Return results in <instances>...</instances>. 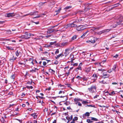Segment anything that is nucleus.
<instances>
[{
    "label": "nucleus",
    "mask_w": 123,
    "mask_h": 123,
    "mask_svg": "<svg viewBox=\"0 0 123 123\" xmlns=\"http://www.w3.org/2000/svg\"><path fill=\"white\" fill-rule=\"evenodd\" d=\"M11 78L12 79H14L15 78V76L14 75H12L11 76Z\"/></svg>",
    "instance_id": "a18cd8bd"
},
{
    "label": "nucleus",
    "mask_w": 123,
    "mask_h": 123,
    "mask_svg": "<svg viewBox=\"0 0 123 123\" xmlns=\"http://www.w3.org/2000/svg\"><path fill=\"white\" fill-rule=\"evenodd\" d=\"M5 23L4 21H0V24H3Z\"/></svg>",
    "instance_id": "13d9d810"
},
{
    "label": "nucleus",
    "mask_w": 123,
    "mask_h": 123,
    "mask_svg": "<svg viewBox=\"0 0 123 123\" xmlns=\"http://www.w3.org/2000/svg\"><path fill=\"white\" fill-rule=\"evenodd\" d=\"M74 100L76 102H77V101L79 100L77 98H76L74 99Z\"/></svg>",
    "instance_id": "5fc2aeb1"
},
{
    "label": "nucleus",
    "mask_w": 123,
    "mask_h": 123,
    "mask_svg": "<svg viewBox=\"0 0 123 123\" xmlns=\"http://www.w3.org/2000/svg\"><path fill=\"white\" fill-rule=\"evenodd\" d=\"M75 121L74 119H73V120L70 123H75L74 122Z\"/></svg>",
    "instance_id": "052dcab7"
},
{
    "label": "nucleus",
    "mask_w": 123,
    "mask_h": 123,
    "mask_svg": "<svg viewBox=\"0 0 123 123\" xmlns=\"http://www.w3.org/2000/svg\"><path fill=\"white\" fill-rule=\"evenodd\" d=\"M38 12H33L31 13L30 14L31 15H36L37 13Z\"/></svg>",
    "instance_id": "6ab92c4d"
},
{
    "label": "nucleus",
    "mask_w": 123,
    "mask_h": 123,
    "mask_svg": "<svg viewBox=\"0 0 123 123\" xmlns=\"http://www.w3.org/2000/svg\"><path fill=\"white\" fill-rule=\"evenodd\" d=\"M26 87L29 89H32L33 88V87L32 86H26Z\"/></svg>",
    "instance_id": "72a5a7b5"
},
{
    "label": "nucleus",
    "mask_w": 123,
    "mask_h": 123,
    "mask_svg": "<svg viewBox=\"0 0 123 123\" xmlns=\"http://www.w3.org/2000/svg\"><path fill=\"white\" fill-rule=\"evenodd\" d=\"M99 96L98 95H96V96H94L93 98H97Z\"/></svg>",
    "instance_id": "3c124183"
},
{
    "label": "nucleus",
    "mask_w": 123,
    "mask_h": 123,
    "mask_svg": "<svg viewBox=\"0 0 123 123\" xmlns=\"http://www.w3.org/2000/svg\"><path fill=\"white\" fill-rule=\"evenodd\" d=\"M46 2H40L39 3V6H41L42 5H43L44 3H45Z\"/></svg>",
    "instance_id": "f704fd0d"
},
{
    "label": "nucleus",
    "mask_w": 123,
    "mask_h": 123,
    "mask_svg": "<svg viewBox=\"0 0 123 123\" xmlns=\"http://www.w3.org/2000/svg\"><path fill=\"white\" fill-rule=\"evenodd\" d=\"M52 35H48V36H46L45 37H46V38H48V37H50V36Z\"/></svg>",
    "instance_id": "680f3d73"
},
{
    "label": "nucleus",
    "mask_w": 123,
    "mask_h": 123,
    "mask_svg": "<svg viewBox=\"0 0 123 123\" xmlns=\"http://www.w3.org/2000/svg\"><path fill=\"white\" fill-rule=\"evenodd\" d=\"M115 94V93L114 91L110 93L109 94V95H112V94Z\"/></svg>",
    "instance_id": "49530a36"
},
{
    "label": "nucleus",
    "mask_w": 123,
    "mask_h": 123,
    "mask_svg": "<svg viewBox=\"0 0 123 123\" xmlns=\"http://www.w3.org/2000/svg\"><path fill=\"white\" fill-rule=\"evenodd\" d=\"M46 62H43V65L44 66H45L46 65Z\"/></svg>",
    "instance_id": "e2e57ef3"
},
{
    "label": "nucleus",
    "mask_w": 123,
    "mask_h": 123,
    "mask_svg": "<svg viewBox=\"0 0 123 123\" xmlns=\"http://www.w3.org/2000/svg\"><path fill=\"white\" fill-rule=\"evenodd\" d=\"M99 82L102 84H107L108 83L107 82H106V81L104 80H103L102 81H100Z\"/></svg>",
    "instance_id": "aec40b11"
},
{
    "label": "nucleus",
    "mask_w": 123,
    "mask_h": 123,
    "mask_svg": "<svg viewBox=\"0 0 123 123\" xmlns=\"http://www.w3.org/2000/svg\"><path fill=\"white\" fill-rule=\"evenodd\" d=\"M71 50V48H69L65 49V51L67 52V51H70Z\"/></svg>",
    "instance_id": "79ce46f5"
},
{
    "label": "nucleus",
    "mask_w": 123,
    "mask_h": 123,
    "mask_svg": "<svg viewBox=\"0 0 123 123\" xmlns=\"http://www.w3.org/2000/svg\"><path fill=\"white\" fill-rule=\"evenodd\" d=\"M31 116L33 117L34 119H35L37 117V113H34L31 114L30 115Z\"/></svg>",
    "instance_id": "ddd939ff"
},
{
    "label": "nucleus",
    "mask_w": 123,
    "mask_h": 123,
    "mask_svg": "<svg viewBox=\"0 0 123 123\" xmlns=\"http://www.w3.org/2000/svg\"><path fill=\"white\" fill-rule=\"evenodd\" d=\"M38 70V69H37L36 68H35V69H32L31 70H30V72H36V70Z\"/></svg>",
    "instance_id": "393cba45"
},
{
    "label": "nucleus",
    "mask_w": 123,
    "mask_h": 123,
    "mask_svg": "<svg viewBox=\"0 0 123 123\" xmlns=\"http://www.w3.org/2000/svg\"><path fill=\"white\" fill-rule=\"evenodd\" d=\"M48 31H47V33L48 34H50L54 31L53 30H52V28L48 29Z\"/></svg>",
    "instance_id": "4468645a"
},
{
    "label": "nucleus",
    "mask_w": 123,
    "mask_h": 123,
    "mask_svg": "<svg viewBox=\"0 0 123 123\" xmlns=\"http://www.w3.org/2000/svg\"><path fill=\"white\" fill-rule=\"evenodd\" d=\"M82 63H80L79 65L78 66V67L77 68H78L79 70H82L81 69V67L82 66Z\"/></svg>",
    "instance_id": "dca6fc26"
},
{
    "label": "nucleus",
    "mask_w": 123,
    "mask_h": 123,
    "mask_svg": "<svg viewBox=\"0 0 123 123\" xmlns=\"http://www.w3.org/2000/svg\"><path fill=\"white\" fill-rule=\"evenodd\" d=\"M50 70L51 71V72H52L53 73H55V71L52 69H51Z\"/></svg>",
    "instance_id": "338daca9"
},
{
    "label": "nucleus",
    "mask_w": 123,
    "mask_h": 123,
    "mask_svg": "<svg viewBox=\"0 0 123 123\" xmlns=\"http://www.w3.org/2000/svg\"><path fill=\"white\" fill-rule=\"evenodd\" d=\"M66 118L67 120H68V122L70 121L71 119H70V117H66Z\"/></svg>",
    "instance_id": "c756f323"
},
{
    "label": "nucleus",
    "mask_w": 123,
    "mask_h": 123,
    "mask_svg": "<svg viewBox=\"0 0 123 123\" xmlns=\"http://www.w3.org/2000/svg\"><path fill=\"white\" fill-rule=\"evenodd\" d=\"M100 28V27H97V28H94V30H96V29L99 30Z\"/></svg>",
    "instance_id": "6e6d98bb"
},
{
    "label": "nucleus",
    "mask_w": 123,
    "mask_h": 123,
    "mask_svg": "<svg viewBox=\"0 0 123 123\" xmlns=\"http://www.w3.org/2000/svg\"><path fill=\"white\" fill-rule=\"evenodd\" d=\"M77 38V36L76 35L73 36L71 38V40H73L76 39Z\"/></svg>",
    "instance_id": "4be33fe9"
},
{
    "label": "nucleus",
    "mask_w": 123,
    "mask_h": 123,
    "mask_svg": "<svg viewBox=\"0 0 123 123\" xmlns=\"http://www.w3.org/2000/svg\"><path fill=\"white\" fill-rule=\"evenodd\" d=\"M87 106L88 107H95V105H87Z\"/></svg>",
    "instance_id": "ea45409f"
},
{
    "label": "nucleus",
    "mask_w": 123,
    "mask_h": 123,
    "mask_svg": "<svg viewBox=\"0 0 123 123\" xmlns=\"http://www.w3.org/2000/svg\"><path fill=\"white\" fill-rule=\"evenodd\" d=\"M8 94L10 95H12L13 94V93L12 92H10Z\"/></svg>",
    "instance_id": "774afa93"
},
{
    "label": "nucleus",
    "mask_w": 123,
    "mask_h": 123,
    "mask_svg": "<svg viewBox=\"0 0 123 123\" xmlns=\"http://www.w3.org/2000/svg\"><path fill=\"white\" fill-rule=\"evenodd\" d=\"M1 121L3 123H4L5 122H6L5 119L3 117H2V118L1 119Z\"/></svg>",
    "instance_id": "2f4dec72"
},
{
    "label": "nucleus",
    "mask_w": 123,
    "mask_h": 123,
    "mask_svg": "<svg viewBox=\"0 0 123 123\" xmlns=\"http://www.w3.org/2000/svg\"><path fill=\"white\" fill-rule=\"evenodd\" d=\"M25 34L20 37V38L23 39H28L30 38V33L26 32Z\"/></svg>",
    "instance_id": "f03ea898"
},
{
    "label": "nucleus",
    "mask_w": 123,
    "mask_h": 123,
    "mask_svg": "<svg viewBox=\"0 0 123 123\" xmlns=\"http://www.w3.org/2000/svg\"><path fill=\"white\" fill-rule=\"evenodd\" d=\"M119 5V3H118L117 4H115L113 6H114L113 7H116L118 6Z\"/></svg>",
    "instance_id": "37998d69"
},
{
    "label": "nucleus",
    "mask_w": 123,
    "mask_h": 123,
    "mask_svg": "<svg viewBox=\"0 0 123 123\" xmlns=\"http://www.w3.org/2000/svg\"><path fill=\"white\" fill-rule=\"evenodd\" d=\"M76 104H78L79 106H81L82 105L80 103V102H76Z\"/></svg>",
    "instance_id": "c85d7f7f"
},
{
    "label": "nucleus",
    "mask_w": 123,
    "mask_h": 123,
    "mask_svg": "<svg viewBox=\"0 0 123 123\" xmlns=\"http://www.w3.org/2000/svg\"><path fill=\"white\" fill-rule=\"evenodd\" d=\"M78 119V117H74V118L73 119H74L75 121L77 120Z\"/></svg>",
    "instance_id": "603ef678"
},
{
    "label": "nucleus",
    "mask_w": 123,
    "mask_h": 123,
    "mask_svg": "<svg viewBox=\"0 0 123 123\" xmlns=\"http://www.w3.org/2000/svg\"><path fill=\"white\" fill-rule=\"evenodd\" d=\"M16 14L15 13H6V16L8 17H12L14 16Z\"/></svg>",
    "instance_id": "39448f33"
},
{
    "label": "nucleus",
    "mask_w": 123,
    "mask_h": 123,
    "mask_svg": "<svg viewBox=\"0 0 123 123\" xmlns=\"http://www.w3.org/2000/svg\"><path fill=\"white\" fill-rule=\"evenodd\" d=\"M118 56V55L117 54L116 55H115L114 56V57H115V58H117V57Z\"/></svg>",
    "instance_id": "0e129e2a"
},
{
    "label": "nucleus",
    "mask_w": 123,
    "mask_h": 123,
    "mask_svg": "<svg viewBox=\"0 0 123 123\" xmlns=\"http://www.w3.org/2000/svg\"><path fill=\"white\" fill-rule=\"evenodd\" d=\"M62 92H63V93H64V92L63 91H59V94H61V93H62Z\"/></svg>",
    "instance_id": "864d4df0"
},
{
    "label": "nucleus",
    "mask_w": 123,
    "mask_h": 123,
    "mask_svg": "<svg viewBox=\"0 0 123 123\" xmlns=\"http://www.w3.org/2000/svg\"><path fill=\"white\" fill-rule=\"evenodd\" d=\"M68 42H63L60 44V46L62 47L67 45L68 43Z\"/></svg>",
    "instance_id": "1a4fd4ad"
},
{
    "label": "nucleus",
    "mask_w": 123,
    "mask_h": 123,
    "mask_svg": "<svg viewBox=\"0 0 123 123\" xmlns=\"http://www.w3.org/2000/svg\"><path fill=\"white\" fill-rule=\"evenodd\" d=\"M92 77L94 78H97V75L95 74H94L93 75Z\"/></svg>",
    "instance_id": "e433bc0d"
},
{
    "label": "nucleus",
    "mask_w": 123,
    "mask_h": 123,
    "mask_svg": "<svg viewBox=\"0 0 123 123\" xmlns=\"http://www.w3.org/2000/svg\"><path fill=\"white\" fill-rule=\"evenodd\" d=\"M122 23V22L118 23L117 22H115L113 24V27H115L117 26V25L120 24V23Z\"/></svg>",
    "instance_id": "f8f14e48"
},
{
    "label": "nucleus",
    "mask_w": 123,
    "mask_h": 123,
    "mask_svg": "<svg viewBox=\"0 0 123 123\" xmlns=\"http://www.w3.org/2000/svg\"><path fill=\"white\" fill-rule=\"evenodd\" d=\"M41 16V15H37V16L36 17H35L34 18H38L40 17Z\"/></svg>",
    "instance_id": "de8ad7c7"
},
{
    "label": "nucleus",
    "mask_w": 123,
    "mask_h": 123,
    "mask_svg": "<svg viewBox=\"0 0 123 123\" xmlns=\"http://www.w3.org/2000/svg\"><path fill=\"white\" fill-rule=\"evenodd\" d=\"M59 51L58 49H57L55 51V54H57L59 53Z\"/></svg>",
    "instance_id": "4c0bfd02"
},
{
    "label": "nucleus",
    "mask_w": 123,
    "mask_h": 123,
    "mask_svg": "<svg viewBox=\"0 0 123 123\" xmlns=\"http://www.w3.org/2000/svg\"><path fill=\"white\" fill-rule=\"evenodd\" d=\"M16 57H14L13 55L12 56V57L10 58L9 59L10 61H11L12 62L13 61L16 59Z\"/></svg>",
    "instance_id": "2eb2a0df"
},
{
    "label": "nucleus",
    "mask_w": 123,
    "mask_h": 123,
    "mask_svg": "<svg viewBox=\"0 0 123 123\" xmlns=\"http://www.w3.org/2000/svg\"><path fill=\"white\" fill-rule=\"evenodd\" d=\"M70 73V72L69 70V71L68 72H67L66 73L65 75H66L67 76H68V75H69V74Z\"/></svg>",
    "instance_id": "c03bdc74"
},
{
    "label": "nucleus",
    "mask_w": 123,
    "mask_h": 123,
    "mask_svg": "<svg viewBox=\"0 0 123 123\" xmlns=\"http://www.w3.org/2000/svg\"><path fill=\"white\" fill-rule=\"evenodd\" d=\"M6 48L8 50H13L14 49L13 47H10L9 46H7Z\"/></svg>",
    "instance_id": "b1692460"
},
{
    "label": "nucleus",
    "mask_w": 123,
    "mask_h": 123,
    "mask_svg": "<svg viewBox=\"0 0 123 123\" xmlns=\"http://www.w3.org/2000/svg\"><path fill=\"white\" fill-rule=\"evenodd\" d=\"M88 79V78H87L85 76L83 77L82 78V79L84 80H86Z\"/></svg>",
    "instance_id": "473e14b6"
},
{
    "label": "nucleus",
    "mask_w": 123,
    "mask_h": 123,
    "mask_svg": "<svg viewBox=\"0 0 123 123\" xmlns=\"http://www.w3.org/2000/svg\"><path fill=\"white\" fill-rule=\"evenodd\" d=\"M73 60H74V59H73V60H72L71 61V62H72L71 65H73L74 66H77L78 65L77 63H74V64H73Z\"/></svg>",
    "instance_id": "5701e85b"
},
{
    "label": "nucleus",
    "mask_w": 123,
    "mask_h": 123,
    "mask_svg": "<svg viewBox=\"0 0 123 123\" xmlns=\"http://www.w3.org/2000/svg\"><path fill=\"white\" fill-rule=\"evenodd\" d=\"M16 51L15 52V54L18 57V56H21V53L20 52V49H18L17 50L16 49Z\"/></svg>",
    "instance_id": "7ed1b4c3"
},
{
    "label": "nucleus",
    "mask_w": 123,
    "mask_h": 123,
    "mask_svg": "<svg viewBox=\"0 0 123 123\" xmlns=\"http://www.w3.org/2000/svg\"><path fill=\"white\" fill-rule=\"evenodd\" d=\"M61 10V8H60L57 11H55L56 12H57V13H56V14H57Z\"/></svg>",
    "instance_id": "58836bf2"
},
{
    "label": "nucleus",
    "mask_w": 123,
    "mask_h": 123,
    "mask_svg": "<svg viewBox=\"0 0 123 123\" xmlns=\"http://www.w3.org/2000/svg\"><path fill=\"white\" fill-rule=\"evenodd\" d=\"M110 76V75L109 74H104V75L102 76L103 78H107L108 77Z\"/></svg>",
    "instance_id": "f3484780"
},
{
    "label": "nucleus",
    "mask_w": 123,
    "mask_h": 123,
    "mask_svg": "<svg viewBox=\"0 0 123 123\" xmlns=\"http://www.w3.org/2000/svg\"><path fill=\"white\" fill-rule=\"evenodd\" d=\"M88 102L86 101H83L82 102V103L83 104H87Z\"/></svg>",
    "instance_id": "09e8293b"
},
{
    "label": "nucleus",
    "mask_w": 123,
    "mask_h": 123,
    "mask_svg": "<svg viewBox=\"0 0 123 123\" xmlns=\"http://www.w3.org/2000/svg\"><path fill=\"white\" fill-rule=\"evenodd\" d=\"M52 30L54 31H53V32H56L57 31H58V30H56L55 29H52Z\"/></svg>",
    "instance_id": "bf43d9fd"
},
{
    "label": "nucleus",
    "mask_w": 123,
    "mask_h": 123,
    "mask_svg": "<svg viewBox=\"0 0 123 123\" xmlns=\"http://www.w3.org/2000/svg\"><path fill=\"white\" fill-rule=\"evenodd\" d=\"M32 110V109H31V108H30L28 109H27V110L28 111H31Z\"/></svg>",
    "instance_id": "69168bd1"
},
{
    "label": "nucleus",
    "mask_w": 123,
    "mask_h": 123,
    "mask_svg": "<svg viewBox=\"0 0 123 123\" xmlns=\"http://www.w3.org/2000/svg\"><path fill=\"white\" fill-rule=\"evenodd\" d=\"M110 29H106L100 31L99 33L100 34H101L105 32H109L110 31Z\"/></svg>",
    "instance_id": "0eeeda50"
},
{
    "label": "nucleus",
    "mask_w": 123,
    "mask_h": 123,
    "mask_svg": "<svg viewBox=\"0 0 123 123\" xmlns=\"http://www.w3.org/2000/svg\"><path fill=\"white\" fill-rule=\"evenodd\" d=\"M87 32V31L86 32L83 34L81 37H80L81 38H84L85 36L86 35Z\"/></svg>",
    "instance_id": "a878e982"
},
{
    "label": "nucleus",
    "mask_w": 123,
    "mask_h": 123,
    "mask_svg": "<svg viewBox=\"0 0 123 123\" xmlns=\"http://www.w3.org/2000/svg\"><path fill=\"white\" fill-rule=\"evenodd\" d=\"M87 42H90L91 43H95V41L94 39V38L92 37V38L90 40H88V41Z\"/></svg>",
    "instance_id": "9b49d317"
},
{
    "label": "nucleus",
    "mask_w": 123,
    "mask_h": 123,
    "mask_svg": "<svg viewBox=\"0 0 123 123\" xmlns=\"http://www.w3.org/2000/svg\"><path fill=\"white\" fill-rule=\"evenodd\" d=\"M76 78L78 79L79 80H80L81 79L82 77H80L79 76H78L76 77Z\"/></svg>",
    "instance_id": "a19ab883"
},
{
    "label": "nucleus",
    "mask_w": 123,
    "mask_h": 123,
    "mask_svg": "<svg viewBox=\"0 0 123 123\" xmlns=\"http://www.w3.org/2000/svg\"><path fill=\"white\" fill-rule=\"evenodd\" d=\"M78 13H80V14H82L84 13V11H80L78 12Z\"/></svg>",
    "instance_id": "8fccbe9b"
},
{
    "label": "nucleus",
    "mask_w": 123,
    "mask_h": 123,
    "mask_svg": "<svg viewBox=\"0 0 123 123\" xmlns=\"http://www.w3.org/2000/svg\"><path fill=\"white\" fill-rule=\"evenodd\" d=\"M90 92L91 93L95 92H96V87L95 84L91 86L90 87L88 88Z\"/></svg>",
    "instance_id": "f257e3e1"
},
{
    "label": "nucleus",
    "mask_w": 123,
    "mask_h": 123,
    "mask_svg": "<svg viewBox=\"0 0 123 123\" xmlns=\"http://www.w3.org/2000/svg\"><path fill=\"white\" fill-rule=\"evenodd\" d=\"M116 66L117 65H114L113 66V68L111 69H110L108 71V72L109 73H110L113 71H114L115 72H116Z\"/></svg>",
    "instance_id": "20e7f679"
},
{
    "label": "nucleus",
    "mask_w": 123,
    "mask_h": 123,
    "mask_svg": "<svg viewBox=\"0 0 123 123\" xmlns=\"http://www.w3.org/2000/svg\"><path fill=\"white\" fill-rule=\"evenodd\" d=\"M64 55L62 54L61 53L55 57V58L56 59H58L60 57H62V56H64Z\"/></svg>",
    "instance_id": "9d476101"
},
{
    "label": "nucleus",
    "mask_w": 123,
    "mask_h": 123,
    "mask_svg": "<svg viewBox=\"0 0 123 123\" xmlns=\"http://www.w3.org/2000/svg\"><path fill=\"white\" fill-rule=\"evenodd\" d=\"M85 116L88 117V116H89V115H90V114L89 112H86L85 113Z\"/></svg>",
    "instance_id": "c9c22d12"
},
{
    "label": "nucleus",
    "mask_w": 123,
    "mask_h": 123,
    "mask_svg": "<svg viewBox=\"0 0 123 123\" xmlns=\"http://www.w3.org/2000/svg\"><path fill=\"white\" fill-rule=\"evenodd\" d=\"M51 89V87H48V88H46V90H48L49 91Z\"/></svg>",
    "instance_id": "4d7b16f0"
},
{
    "label": "nucleus",
    "mask_w": 123,
    "mask_h": 123,
    "mask_svg": "<svg viewBox=\"0 0 123 123\" xmlns=\"http://www.w3.org/2000/svg\"><path fill=\"white\" fill-rule=\"evenodd\" d=\"M83 27V26L81 27L80 26H79L76 28V30L78 31H82L84 29H82Z\"/></svg>",
    "instance_id": "6e6552de"
},
{
    "label": "nucleus",
    "mask_w": 123,
    "mask_h": 123,
    "mask_svg": "<svg viewBox=\"0 0 123 123\" xmlns=\"http://www.w3.org/2000/svg\"><path fill=\"white\" fill-rule=\"evenodd\" d=\"M29 61L31 62V63H32L33 64H34V63H33V59L32 58H30L28 60Z\"/></svg>",
    "instance_id": "412c9836"
},
{
    "label": "nucleus",
    "mask_w": 123,
    "mask_h": 123,
    "mask_svg": "<svg viewBox=\"0 0 123 123\" xmlns=\"http://www.w3.org/2000/svg\"><path fill=\"white\" fill-rule=\"evenodd\" d=\"M76 22H74L73 23L69 24H68V27H76L77 26V25L74 24V23Z\"/></svg>",
    "instance_id": "423d86ee"
},
{
    "label": "nucleus",
    "mask_w": 123,
    "mask_h": 123,
    "mask_svg": "<svg viewBox=\"0 0 123 123\" xmlns=\"http://www.w3.org/2000/svg\"><path fill=\"white\" fill-rule=\"evenodd\" d=\"M86 121L88 123H91L92 122V121L89 119H87Z\"/></svg>",
    "instance_id": "7c9ffc66"
},
{
    "label": "nucleus",
    "mask_w": 123,
    "mask_h": 123,
    "mask_svg": "<svg viewBox=\"0 0 123 123\" xmlns=\"http://www.w3.org/2000/svg\"><path fill=\"white\" fill-rule=\"evenodd\" d=\"M91 120H92L94 121H97L98 119H97L96 118L93 117H91Z\"/></svg>",
    "instance_id": "cd10ccee"
},
{
    "label": "nucleus",
    "mask_w": 123,
    "mask_h": 123,
    "mask_svg": "<svg viewBox=\"0 0 123 123\" xmlns=\"http://www.w3.org/2000/svg\"><path fill=\"white\" fill-rule=\"evenodd\" d=\"M91 69V68H88L86 69L85 71L87 73H88L90 72Z\"/></svg>",
    "instance_id": "a211bd4d"
},
{
    "label": "nucleus",
    "mask_w": 123,
    "mask_h": 123,
    "mask_svg": "<svg viewBox=\"0 0 123 123\" xmlns=\"http://www.w3.org/2000/svg\"><path fill=\"white\" fill-rule=\"evenodd\" d=\"M72 7V6H67L64 9L65 10H68L70 8H71Z\"/></svg>",
    "instance_id": "bb28decb"
}]
</instances>
